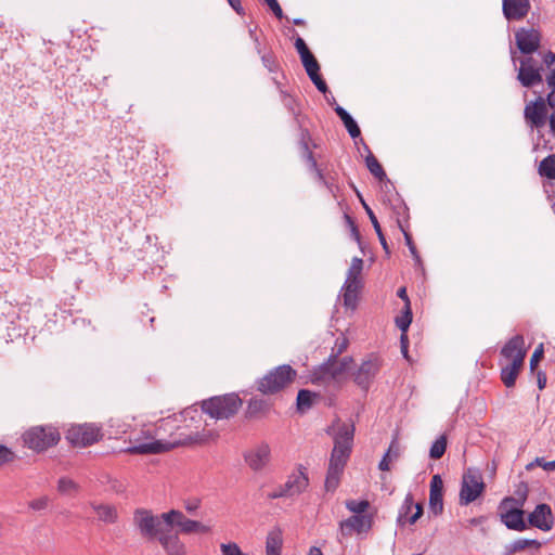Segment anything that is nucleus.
<instances>
[{
    "mask_svg": "<svg viewBox=\"0 0 555 555\" xmlns=\"http://www.w3.org/2000/svg\"><path fill=\"white\" fill-rule=\"evenodd\" d=\"M212 436L214 435L211 433H195L194 435H188L178 440L163 441L155 440L154 435L149 429H143L140 434L130 438V442L133 444L125 449L124 452L130 454H160L180 446L205 443L208 440V437Z\"/></svg>",
    "mask_w": 555,
    "mask_h": 555,
    "instance_id": "obj_1",
    "label": "nucleus"
},
{
    "mask_svg": "<svg viewBox=\"0 0 555 555\" xmlns=\"http://www.w3.org/2000/svg\"><path fill=\"white\" fill-rule=\"evenodd\" d=\"M21 438L24 447L36 453H42L59 444L61 433L52 424L36 425L26 429Z\"/></svg>",
    "mask_w": 555,
    "mask_h": 555,
    "instance_id": "obj_2",
    "label": "nucleus"
},
{
    "mask_svg": "<svg viewBox=\"0 0 555 555\" xmlns=\"http://www.w3.org/2000/svg\"><path fill=\"white\" fill-rule=\"evenodd\" d=\"M242 405L243 400L235 392L215 396L203 400L201 403L202 411L215 420H229L233 417Z\"/></svg>",
    "mask_w": 555,
    "mask_h": 555,
    "instance_id": "obj_3",
    "label": "nucleus"
},
{
    "mask_svg": "<svg viewBox=\"0 0 555 555\" xmlns=\"http://www.w3.org/2000/svg\"><path fill=\"white\" fill-rule=\"evenodd\" d=\"M352 362L353 360L350 357L338 359L336 356H331L327 362L314 374L312 383L328 386L341 382L349 372Z\"/></svg>",
    "mask_w": 555,
    "mask_h": 555,
    "instance_id": "obj_4",
    "label": "nucleus"
},
{
    "mask_svg": "<svg viewBox=\"0 0 555 555\" xmlns=\"http://www.w3.org/2000/svg\"><path fill=\"white\" fill-rule=\"evenodd\" d=\"M354 436V425L343 423L338 426V431L334 438V448L331 454L330 464L336 467L345 468L350 456Z\"/></svg>",
    "mask_w": 555,
    "mask_h": 555,
    "instance_id": "obj_5",
    "label": "nucleus"
},
{
    "mask_svg": "<svg viewBox=\"0 0 555 555\" xmlns=\"http://www.w3.org/2000/svg\"><path fill=\"white\" fill-rule=\"evenodd\" d=\"M526 492L527 490L525 489L519 500L505 498L499 506L500 518L508 529L516 531H524L527 529V525L524 519V512L519 507L526 500Z\"/></svg>",
    "mask_w": 555,
    "mask_h": 555,
    "instance_id": "obj_6",
    "label": "nucleus"
},
{
    "mask_svg": "<svg viewBox=\"0 0 555 555\" xmlns=\"http://www.w3.org/2000/svg\"><path fill=\"white\" fill-rule=\"evenodd\" d=\"M66 440L73 447L86 448L103 438L102 427L93 423L72 425L66 434Z\"/></svg>",
    "mask_w": 555,
    "mask_h": 555,
    "instance_id": "obj_7",
    "label": "nucleus"
},
{
    "mask_svg": "<svg viewBox=\"0 0 555 555\" xmlns=\"http://www.w3.org/2000/svg\"><path fill=\"white\" fill-rule=\"evenodd\" d=\"M133 522L139 529L141 535L149 540H154L162 534L167 526L160 516H154L151 511L138 508L133 513Z\"/></svg>",
    "mask_w": 555,
    "mask_h": 555,
    "instance_id": "obj_8",
    "label": "nucleus"
},
{
    "mask_svg": "<svg viewBox=\"0 0 555 555\" xmlns=\"http://www.w3.org/2000/svg\"><path fill=\"white\" fill-rule=\"evenodd\" d=\"M162 518L166 526L171 528L173 525L180 528V532L184 534L191 533H208L210 528L197 520L186 518L182 512L171 509L162 514Z\"/></svg>",
    "mask_w": 555,
    "mask_h": 555,
    "instance_id": "obj_9",
    "label": "nucleus"
},
{
    "mask_svg": "<svg viewBox=\"0 0 555 555\" xmlns=\"http://www.w3.org/2000/svg\"><path fill=\"white\" fill-rule=\"evenodd\" d=\"M485 483L481 476L472 469L463 475L462 488L460 491V503L468 505L475 501L483 491Z\"/></svg>",
    "mask_w": 555,
    "mask_h": 555,
    "instance_id": "obj_10",
    "label": "nucleus"
},
{
    "mask_svg": "<svg viewBox=\"0 0 555 555\" xmlns=\"http://www.w3.org/2000/svg\"><path fill=\"white\" fill-rule=\"evenodd\" d=\"M547 107L544 98L530 101L524 108V118L530 129L540 130L546 124Z\"/></svg>",
    "mask_w": 555,
    "mask_h": 555,
    "instance_id": "obj_11",
    "label": "nucleus"
},
{
    "mask_svg": "<svg viewBox=\"0 0 555 555\" xmlns=\"http://www.w3.org/2000/svg\"><path fill=\"white\" fill-rule=\"evenodd\" d=\"M382 362L378 357L370 356L353 373L354 383L364 390H367L373 379L379 372Z\"/></svg>",
    "mask_w": 555,
    "mask_h": 555,
    "instance_id": "obj_12",
    "label": "nucleus"
},
{
    "mask_svg": "<svg viewBox=\"0 0 555 555\" xmlns=\"http://www.w3.org/2000/svg\"><path fill=\"white\" fill-rule=\"evenodd\" d=\"M309 485V478L306 468L301 465L287 476L285 483L280 487V498H292L302 493Z\"/></svg>",
    "mask_w": 555,
    "mask_h": 555,
    "instance_id": "obj_13",
    "label": "nucleus"
},
{
    "mask_svg": "<svg viewBox=\"0 0 555 555\" xmlns=\"http://www.w3.org/2000/svg\"><path fill=\"white\" fill-rule=\"evenodd\" d=\"M373 518L370 515H353L339 524V533L343 538L353 533L362 534L371 530Z\"/></svg>",
    "mask_w": 555,
    "mask_h": 555,
    "instance_id": "obj_14",
    "label": "nucleus"
},
{
    "mask_svg": "<svg viewBox=\"0 0 555 555\" xmlns=\"http://www.w3.org/2000/svg\"><path fill=\"white\" fill-rule=\"evenodd\" d=\"M517 48L524 54L535 52L541 42V34L534 28H520L515 34Z\"/></svg>",
    "mask_w": 555,
    "mask_h": 555,
    "instance_id": "obj_15",
    "label": "nucleus"
},
{
    "mask_svg": "<svg viewBox=\"0 0 555 555\" xmlns=\"http://www.w3.org/2000/svg\"><path fill=\"white\" fill-rule=\"evenodd\" d=\"M527 354L522 335H515L503 346L501 356L508 362L524 363Z\"/></svg>",
    "mask_w": 555,
    "mask_h": 555,
    "instance_id": "obj_16",
    "label": "nucleus"
},
{
    "mask_svg": "<svg viewBox=\"0 0 555 555\" xmlns=\"http://www.w3.org/2000/svg\"><path fill=\"white\" fill-rule=\"evenodd\" d=\"M517 79L526 88H530L542 82L543 79L540 68L533 65L532 57H526L520 61Z\"/></svg>",
    "mask_w": 555,
    "mask_h": 555,
    "instance_id": "obj_17",
    "label": "nucleus"
},
{
    "mask_svg": "<svg viewBox=\"0 0 555 555\" xmlns=\"http://www.w3.org/2000/svg\"><path fill=\"white\" fill-rule=\"evenodd\" d=\"M531 9L530 0H503L502 11L508 21L524 20Z\"/></svg>",
    "mask_w": 555,
    "mask_h": 555,
    "instance_id": "obj_18",
    "label": "nucleus"
},
{
    "mask_svg": "<svg viewBox=\"0 0 555 555\" xmlns=\"http://www.w3.org/2000/svg\"><path fill=\"white\" fill-rule=\"evenodd\" d=\"M529 524L542 531H550L553 527V514L550 505L542 503L537 505L528 517Z\"/></svg>",
    "mask_w": 555,
    "mask_h": 555,
    "instance_id": "obj_19",
    "label": "nucleus"
},
{
    "mask_svg": "<svg viewBox=\"0 0 555 555\" xmlns=\"http://www.w3.org/2000/svg\"><path fill=\"white\" fill-rule=\"evenodd\" d=\"M429 509L436 516L443 511V481L440 475H434L430 480Z\"/></svg>",
    "mask_w": 555,
    "mask_h": 555,
    "instance_id": "obj_20",
    "label": "nucleus"
},
{
    "mask_svg": "<svg viewBox=\"0 0 555 555\" xmlns=\"http://www.w3.org/2000/svg\"><path fill=\"white\" fill-rule=\"evenodd\" d=\"M300 60L307 72V75L312 80L314 86L320 92L325 93L327 91V85L320 75V65L314 55L310 52L300 57Z\"/></svg>",
    "mask_w": 555,
    "mask_h": 555,
    "instance_id": "obj_21",
    "label": "nucleus"
},
{
    "mask_svg": "<svg viewBox=\"0 0 555 555\" xmlns=\"http://www.w3.org/2000/svg\"><path fill=\"white\" fill-rule=\"evenodd\" d=\"M167 555H185V545L179 539L177 533H172L171 529L167 527L162 534L157 538Z\"/></svg>",
    "mask_w": 555,
    "mask_h": 555,
    "instance_id": "obj_22",
    "label": "nucleus"
},
{
    "mask_svg": "<svg viewBox=\"0 0 555 555\" xmlns=\"http://www.w3.org/2000/svg\"><path fill=\"white\" fill-rule=\"evenodd\" d=\"M245 462L253 470L262 469L270 460V449L267 444H260L245 452Z\"/></svg>",
    "mask_w": 555,
    "mask_h": 555,
    "instance_id": "obj_23",
    "label": "nucleus"
},
{
    "mask_svg": "<svg viewBox=\"0 0 555 555\" xmlns=\"http://www.w3.org/2000/svg\"><path fill=\"white\" fill-rule=\"evenodd\" d=\"M363 284L360 282L345 281L341 287L344 306L351 311L356 310L359 300V294Z\"/></svg>",
    "mask_w": 555,
    "mask_h": 555,
    "instance_id": "obj_24",
    "label": "nucleus"
},
{
    "mask_svg": "<svg viewBox=\"0 0 555 555\" xmlns=\"http://www.w3.org/2000/svg\"><path fill=\"white\" fill-rule=\"evenodd\" d=\"M90 506L95 513L98 520L108 525H113L118 521V511L116 506L96 502H91Z\"/></svg>",
    "mask_w": 555,
    "mask_h": 555,
    "instance_id": "obj_25",
    "label": "nucleus"
},
{
    "mask_svg": "<svg viewBox=\"0 0 555 555\" xmlns=\"http://www.w3.org/2000/svg\"><path fill=\"white\" fill-rule=\"evenodd\" d=\"M524 366V363L508 362L501 369V379L507 388L515 386L516 379Z\"/></svg>",
    "mask_w": 555,
    "mask_h": 555,
    "instance_id": "obj_26",
    "label": "nucleus"
},
{
    "mask_svg": "<svg viewBox=\"0 0 555 555\" xmlns=\"http://www.w3.org/2000/svg\"><path fill=\"white\" fill-rule=\"evenodd\" d=\"M271 404L264 400L259 398H253L249 400L247 409H246V417L248 418H257L263 416L269 412Z\"/></svg>",
    "mask_w": 555,
    "mask_h": 555,
    "instance_id": "obj_27",
    "label": "nucleus"
},
{
    "mask_svg": "<svg viewBox=\"0 0 555 555\" xmlns=\"http://www.w3.org/2000/svg\"><path fill=\"white\" fill-rule=\"evenodd\" d=\"M257 389L263 395L278 392V369L270 371L269 374L259 379Z\"/></svg>",
    "mask_w": 555,
    "mask_h": 555,
    "instance_id": "obj_28",
    "label": "nucleus"
},
{
    "mask_svg": "<svg viewBox=\"0 0 555 555\" xmlns=\"http://www.w3.org/2000/svg\"><path fill=\"white\" fill-rule=\"evenodd\" d=\"M335 112L339 116L341 121L344 122L350 137L353 139L360 137V134H361L360 128L358 127V125L353 120V118L348 114V112L346 109H344L341 106H337L335 108Z\"/></svg>",
    "mask_w": 555,
    "mask_h": 555,
    "instance_id": "obj_29",
    "label": "nucleus"
},
{
    "mask_svg": "<svg viewBox=\"0 0 555 555\" xmlns=\"http://www.w3.org/2000/svg\"><path fill=\"white\" fill-rule=\"evenodd\" d=\"M541 542L533 539H518L507 550V555L519 553L526 548L540 550Z\"/></svg>",
    "mask_w": 555,
    "mask_h": 555,
    "instance_id": "obj_30",
    "label": "nucleus"
},
{
    "mask_svg": "<svg viewBox=\"0 0 555 555\" xmlns=\"http://www.w3.org/2000/svg\"><path fill=\"white\" fill-rule=\"evenodd\" d=\"M343 472L344 468L336 467V465H328L327 475L325 479L326 490L334 491L338 487Z\"/></svg>",
    "mask_w": 555,
    "mask_h": 555,
    "instance_id": "obj_31",
    "label": "nucleus"
},
{
    "mask_svg": "<svg viewBox=\"0 0 555 555\" xmlns=\"http://www.w3.org/2000/svg\"><path fill=\"white\" fill-rule=\"evenodd\" d=\"M365 164L370 172L377 178L379 181L386 179V172L383 169L382 165L377 160V158L369 151L367 156L365 157Z\"/></svg>",
    "mask_w": 555,
    "mask_h": 555,
    "instance_id": "obj_32",
    "label": "nucleus"
},
{
    "mask_svg": "<svg viewBox=\"0 0 555 555\" xmlns=\"http://www.w3.org/2000/svg\"><path fill=\"white\" fill-rule=\"evenodd\" d=\"M362 270H363V260L358 257L352 258L350 267L347 271L346 281L362 283V278H361Z\"/></svg>",
    "mask_w": 555,
    "mask_h": 555,
    "instance_id": "obj_33",
    "label": "nucleus"
},
{
    "mask_svg": "<svg viewBox=\"0 0 555 555\" xmlns=\"http://www.w3.org/2000/svg\"><path fill=\"white\" fill-rule=\"evenodd\" d=\"M360 199H361V202H362V204H363V207H364V209H365V211H366V214H367V216H369V218H370V220H371V222H372V224H373V227H374V230H375V232H376V234H377V236H378V238H379V242H380V244H382V246H383L384 250H385L386 253H389V249H388V245H387L386 238H385V236H384V234H383V232H382V228H380V225H379V222H378V220H377V218H376L375 214H374V212H373V210L370 208V206L365 204V202H364L362 198H360Z\"/></svg>",
    "mask_w": 555,
    "mask_h": 555,
    "instance_id": "obj_34",
    "label": "nucleus"
},
{
    "mask_svg": "<svg viewBox=\"0 0 555 555\" xmlns=\"http://www.w3.org/2000/svg\"><path fill=\"white\" fill-rule=\"evenodd\" d=\"M539 173L548 179H555V154L545 157L539 165Z\"/></svg>",
    "mask_w": 555,
    "mask_h": 555,
    "instance_id": "obj_35",
    "label": "nucleus"
},
{
    "mask_svg": "<svg viewBox=\"0 0 555 555\" xmlns=\"http://www.w3.org/2000/svg\"><path fill=\"white\" fill-rule=\"evenodd\" d=\"M310 135L309 133L305 132L301 134V147L304 150V155L309 163L310 167L313 169H317V159L313 155V152L310 147Z\"/></svg>",
    "mask_w": 555,
    "mask_h": 555,
    "instance_id": "obj_36",
    "label": "nucleus"
},
{
    "mask_svg": "<svg viewBox=\"0 0 555 555\" xmlns=\"http://www.w3.org/2000/svg\"><path fill=\"white\" fill-rule=\"evenodd\" d=\"M280 102L292 116L297 117L300 113L299 103L294 96L289 94H280Z\"/></svg>",
    "mask_w": 555,
    "mask_h": 555,
    "instance_id": "obj_37",
    "label": "nucleus"
},
{
    "mask_svg": "<svg viewBox=\"0 0 555 555\" xmlns=\"http://www.w3.org/2000/svg\"><path fill=\"white\" fill-rule=\"evenodd\" d=\"M57 490L63 494H72L79 490V486L73 479L62 477L57 481Z\"/></svg>",
    "mask_w": 555,
    "mask_h": 555,
    "instance_id": "obj_38",
    "label": "nucleus"
},
{
    "mask_svg": "<svg viewBox=\"0 0 555 555\" xmlns=\"http://www.w3.org/2000/svg\"><path fill=\"white\" fill-rule=\"evenodd\" d=\"M447 449V439L444 436L439 437L431 446L429 456L434 460H439L443 456Z\"/></svg>",
    "mask_w": 555,
    "mask_h": 555,
    "instance_id": "obj_39",
    "label": "nucleus"
},
{
    "mask_svg": "<svg viewBox=\"0 0 555 555\" xmlns=\"http://www.w3.org/2000/svg\"><path fill=\"white\" fill-rule=\"evenodd\" d=\"M314 395L306 389H302L298 392L297 396V406L299 411H306L312 405Z\"/></svg>",
    "mask_w": 555,
    "mask_h": 555,
    "instance_id": "obj_40",
    "label": "nucleus"
},
{
    "mask_svg": "<svg viewBox=\"0 0 555 555\" xmlns=\"http://www.w3.org/2000/svg\"><path fill=\"white\" fill-rule=\"evenodd\" d=\"M15 460V452L5 444L0 443V468L13 463Z\"/></svg>",
    "mask_w": 555,
    "mask_h": 555,
    "instance_id": "obj_41",
    "label": "nucleus"
},
{
    "mask_svg": "<svg viewBox=\"0 0 555 555\" xmlns=\"http://www.w3.org/2000/svg\"><path fill=\"white\" fill-rule=\"evenodd\" d=\"M370 503L367 500H348L346 501V507L354 513L356 515H363V513L369 508Z\"/></svg>",
    "mask_w": 555,
    "mask_h": 555,
    "instance_id": "obj_42",
    "label": "nucleus"
},
{
    "mask_svg": "<svg viewBox=\"0 0 555 555\" xmlns=\"http://www.w3.org/2000/svg\"><path fill=\"white\" fill-rule=\"evenodd\" d=\"M411 322L412 313L410 310V306H406L404 313L401 317L396 318V325L402 331L403 334L406 333Z\"/></svg>",
    "mask_w": 555,
    "mask_h": 555,
    "instance_id": "obj_43",
    "label": "nucleus"
},
{
    "mask_svg": "<svg viewBox=\"0 0 555 555\" xmlns=\"http://www.w3.org/2000/svg\"><path fill=\"white\" fill-rule=\"evenodd\" d=\"M220 552L221 555H248L247 553H244L235 542L221 543Z\"/></svg>",
    "mask_w": 555,
    "mask_h": 555,
    "instance_id": "obj_44",
    "label": "nucleus"
},
{
    "mask_svg": "<svg viewBox=\"0 0 555 555\" xmlns=\"http://www.w3.org/2000/svg\"><path fill=\"white\" fill-rule=\"evenodd\" d=\"M266 554L278 555V532L275 530L270 531L267 537Z\"/></svg>",
    "mask_w": 555,
    "mask_h": 555,
    "instance_id": "obj_45",
    "label": "nucleus"
},
{
    "mask_svg": "<svg viewBox=\"0 0 555 555\" xmlns=\"http://www.w3.org/2000/svg\"><path fill=\"white\" fill-rule=\"evenodd\" d=\"M296 377V371L289 365H280V387L283 384L293 382Z\"/></svg>",
    "mask_w": 555,
    "mask_h": 555,
    "instance_id": "obj_46",
    "label": "nucleus"
},
{
    "mask_svg": "<svg viewBox=\"0 0 555 555\" xmlns=\"http://www.w3.org/2000/svg\"><path fill=\"white\" fill-rule=\"evenodd\" d=\"M348 345H349L348 338L345 335H340L335 340V344H334V347H333V354L332 356L338 357L344 351H346V349L348 348Z\"/></svg>",
    "mask_w": 555,
    "mask_h": 555,
    "instance_id": "obj_47",
    "label": "nucleus"
},
{
    "mask_svg": "<svg viewBox=\"0 0 555 555\" xmlns=\"http://www.w3.org/2000/svg\"><path fill=\"white\" fill-rule=\"evenodd\" d=\"M544 356L543 344H540L535 350L533 351L530 358V371L534 372L537 370L538 363L542 360Z\"/></svg>",
    "mask_w": 555,
    "mask_h": 555,
    "instance_id": "obj_48",
    "label": "nucleus"
},
{
    "mask_svg": "<svg viewBox=\"0 0 555 555\" xmlns=\"http://www.w3.org/2000/svg\"><path fill=\"white\" fill-rule=\"evenodd\" d=\"M50 503V499L48 496H41L38 499H35L28 503V506L34 511H42L48 507Z\"/></svg>",
    "mask_w": 555,
    "mask_h": 555,
    "instance_id": "obj_49",
    "label": "nucleus"
},
{
    "mask_svg": "<svg viewBox=\"0 0 555 555\" xmlns=\"http://www.w3.org/2000/svg\"><path fill=\"white\" fill-rule=\"evenodd\" d=\"M393 447H395V443H391L389 446L388 451L386 452V454L383 457V460L379 462L378 467H379L380 470H389L390 469L389 463L391 461V451L393 450Z\"/></svg>",
    "mask_w": 555,
    "mask_h": 555,
    "instance_id": "obj_50",
    "label": "nucleus"
},
{
    "mask_svg": "<svg viewBox=\"0 0 555 555\" xmlns=\"http://www.w3.org/2000/svg\"><path fill=\"white\" fill-rule=\"evenodd\" d=\"M295 47L297 49V52L299 53L300 57L305 56L306 54L310 53L311 51L307 47L305 40L300 37L296 39Z\"/></svg>",
    "mask_w": 555,
    "mask_h": 555,
    "instance_id": "obj_51",
    "label": "nucleus"
},
{
    "mask_svg": "<svg viewBox=\"0 0 555 555\" xmlns=\"http://www.w3.org/2000/svg\"><path fill=\"white\" fill-rule=\"evenodd\" d=\"M535 464L543 468L544 470L546 472H551V470H554L555 469V460L554 461H545L543 457H537L535 459Z\"/></svg>",
    "mask_w": 555,
    "mask_h": 555,
    "instance_id": "obj_52",
    "label": "nucleus"
},
{
    "mask_svg": "<svg viewBox=\"0 0 555 555\" xmlns=\"http://www.w3.org/2000/svg\"><path fill=\"white\" fill-rule=\"evenodd\" d=\"M423 515V505L422 503L415 504V511L414 514L409 518V522L411 525L415 524Z\"/></svg>",
    "mask_w": 555,
    "mask_h": 555,
    "instance_id": "obj_53",
    "label": "nucleus"
},
{
    "mask_svg": "<svg viewBox=\"0 0 555 555\" xmlns=\"http://www.w3.org/2000/svg\"><path fill=\"white\" fill-rule=\"evenodd\" d=\"M262 62H263L264 66H266L270 72H273V70H274V67H275V61H274L273 55H263V56H262Z\"/></svg>",
    "mask_w": 555,
    "mask_h": 555,
    "instance_id": "obj_54",
    "label": "nucleus"
},
{
    "mask_svg": "<svg viewBox=\"0 0 555 555\" xmlns=\"http://www.w3.org/2000/svg\"><path fill=\"white\" fill-rule=\"evenodd\" d=\"M537 382L540 390L544 389L546 386V374L542 371L537 372Z\"/></svg>",
    "mask_w": 555,
    "mask_h": 555,
    "instance_id": "obj_55",
    "label": "nucleus"
},
{
    "mask_svg": "<svg viewBox=\"0 0 555 555\" xmlns=\"http://www.w3.org/2000/svg\"><path fill=\"white\" fill-rule=\"evenodd\" d=\"M228 2L237 14H244V8L241 4V0H228Z\"/></svg>",
    "mask_w": 555,
    "mask_h": 555,
    "instance_id": "obj_56",
    "label": "nucleus"
},
{
    "mask_svg": "<svg viewBox=\"0 0 555 555\" xmlns=\"http://www.w3.org/2000/svg\"><path fill=\"white\" fill-rule=\"evenodd\" d=\"M543 62L545 63L546 66H552L555 63V53H553L552 51L545 53L543 56Z\"/></svg>",
    "mask_w": 555,
    "mask_h": 555,
    "instance_id": "obj_57",
    "label": "nucleus"
},
{
    "mask_svg": "<svg viewBox=\"0 0 555 555\" xmlns=\"http://www.w3.org/2000/svg\"><path fill=\"white\" fill-rule=\"evenodd\" d=\"M545 103L555 111V89H553L546 96Z\"/></svg>",
    "mask_w": 555,
    "mask_h": 555,
    "instance_id": "obj_58",
    "label": "nucleus"
},
{
    "mask_svg": "<svg viewBox=\"0 0 555 555\" xmlns=\"http://www.w3.org/2000/svg\"><path fill=\"white\" fill-rule=\"evenodd\" d=\"M405 240H406V245L409 246V249H410L411 254L417 259L418 256H417V253H416V247L412 243V240H411L410 235L406 234V233H405Z\"/></svg>",
    "mask_w": 555,
    "mask_h": 555,
    "instance_id": "obj_59",
    "label": "nucleus"
},
{
    "mask_svg": "<svg viewBox=\"0 0 555 555\" xmlns=\"http://www.w3.org/2000/svg\"><path fill=\"white\" fill-rule=\"evenodd\" d=\"M401 349L403 356L408 357V336L406 333L401 334Z\"/></svg>",
    "mask_w": 555,
    "mask_h": 555,
    "instance_id": "obj_60",
    "label": "nucleus"
},
{
    "mask_svg": "<svg viewBox=\"0 0 555 555\" xmlns=\"http://www.w3.org/2000/svg\"><path fill=\"white\" fill-rule=\"evenodd\" d=\"M546 82L550 88L555 89V69L551 70V73L547 75Z\"/></svg>",
    "mask_w": 555,
    "mask_h": 555,
    "instance_id": "obj_61",
    "label": "nucleus"
},
{
    "mask_svg": "<svg viewBox=\"0 0 555 555\" xmlns=\"http://www.w3.org/2000/svg\"><path fill=\"white\" fill-rule=\"evenodd\" d=\"M275 16H278V0H264Z\"/></svg>",
    "mask_w": 555,
    "mask_h": 555,
    "instance_id": "obj_62",
    "label": "nucleus"
},
{
    "mask_svg": "<svg viewBox=\"0 0 555 555\" xmlns=\"http://www.w3.org/2000/svg\"><path fill=\"white\" fill-rule=\"evenodd\" d=\"M398 296L405 301V307L410 306V301L404 287L398 289Z\"/></svg>",
    "mask_w": 555,
    "mask_h": 555,
    "instance_id": "obj_63",
    "label": "nucleus"
},
{
    "mask_svg": "<svg viewBox=\"0 0 555 555\" xmlns=\"http://www.w3.org/2000/svg\"><path fill=\"white\" fill-rule=\"evenodd\" d=\"M550 128H551V132L555 137V109L553 111V113L550 116Z\"/></svg>",
    "mask_w": 555,
    "mask_h": 555,
    "instance_id": "obj_64",
    "label": "nucleus"
}]
</instances>
